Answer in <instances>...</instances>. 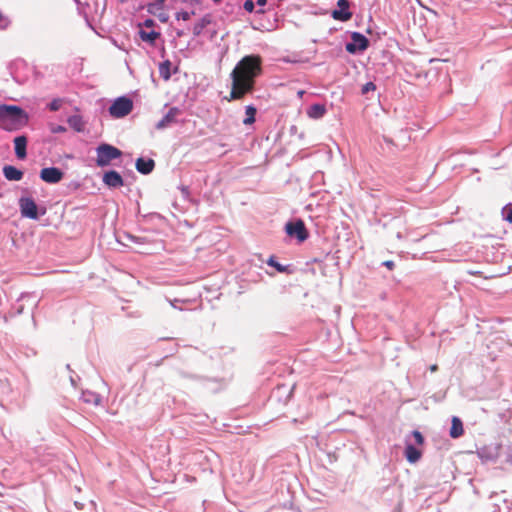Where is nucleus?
Listing matches in <instances>:
<instances>
[{
    "label": "nucleus",
    "instance_id": "obj_1",
    "mask_svg": "<svg viewBox=\"0 0 512 512\" xmlns=\"http://www.w3.org/2000/svg\"><path fill=\"white\" fill-rule=\"evenodd\" d=\"M262 73V58L260 55L244 56L232 70L231 91L226 99L228 101L243 99L246 94L254 90L256 78Z\"/></svg>",
    "mask_w": 512,
    "mask_h": 512
},
{
    "label": "nucleus",
    "instance_id": "obj_2",
    "mask_svg": "<svg viewBox=\"0 0 512 512\" xmlns=\"http://www.w3.org/2000/svg\"><path fill=\"white\" fill-rule=\"evenodd\" d=\"M28 122L27 113L15 105L0 106V127L5 130H15Z\"/></svg>",
    "mask_w": 512,
    "mask_h": 512
},
{
    "label": "nucleus",
    "instance_id": "obj_3",
    "mask_svg": "<svg viewBox=\"0 0 512 512\" xmlns=\"http://www.w3.org/2000/svg\"><path fill=\"white\" fill-rule=\"evenodd\" d=\"M96 164L98 167H105L111 162L122 156V151L115 146L107 143H102L96 148Z\"/></svg>",
    "mask_w": 512,
    "mask_h": 512
},
{
    "label": "nucleus",
    "instance_id": "obj_4",
    "mask_svg": "<svg viewBox=\"0 0 512 512\" xmlns=\"http://www.w3.org/2000/svg\"><path fill=\"white\" fill-rule=\"evenodd\" d=\"M133 108V102L127 97L117 98L109 107V113L114 118H122L128 115Z\"/></svg>",
    "mask_w": 512,
    "mask_h": 512
},
{
    "label": "nucleus",
    "instance_id": "obj_5",
    "mask_svg": "<svg viewBox=\"0 0 512 512\" xmlns=\"http://www.w3.org/2000/svg\"><path fill=\"white\" fill-rule=\"evenodd\" d=\"M285 231L288 236L295 237L300 243L304 242L309 237V232L301 219L286 223Z\"/></svg>",
    "mask_w": 512,
    "mask_h": 512
},
{
    "label": "nucleus",
    "instance_id": "obj_6",
    "mask_svg": "<svg viewBox=\"0 0 512 512\" xmlns=\"http://www.w3.org/2000/svg\"><path fill=\"white\" fill-rule=\"evenodd\" d=\"M20 212L23 217L30 219L38 218V209L35 201L31 197H21L19 199Z\"/></svg>",
    "mask_w": 512,
    "mask_h": 512
},
{
    "label": "nucleus",
    "instance_id": "obj_7",
    "mask_svg": "<svg viewBox=\"0 0 512 512\" xmlns=\"http://www.w3.org/2000/svg\"><path fill=\"white\" fill-rule=\"evenodd\" d=\"M155 25L154 20L146 19L142 24H139V36L144 41L151 45L155 44V41L160 37V33L154 30L147 31L144 28H152Z\"/></svg>",
    "mask_w": 512,
    "mask_h": 512
},
{
    "label": "nucleus",
    "instance_id": "obj_8",
    "mask_svg": "<svg viewBox=\"0 0 512 512\" xmlns=\"http://www.w3.org/2000/svg\"><path fill=\"white\" fill-rule=\"evenodd\" d=\"M352 42L346 44V50L349 53L364 51L368 48L369 40L359 32H353L351 35Z\"/></svg>",
    "mask_w": 512,
    "mask_h": 512
},
{
    "label": "nucleus",
    "instance_id": "obj_9",
    "mask_svg": "<svg viewBox=\"0 0 512 512\" xmlns=\"http://www.w3.org/2000/svg\"><path fill=\"white\" fill-rule=\"evenodd\" d=\"M63 176H64L63 172L59 168H56V167L43 168L40 171V178L44 182L50 183V184H55V183L60 182L63 179Z\"/></svg>",
    "mask_w": 512,
    "mask_h": 512
},
{
    "label": "nucleus",
    "instance_id": "obj_10",
    "mask_svg": "<svg viewBox=\"0 0 512 512\" xmlns=\"http://www.w3.org/2000/svg\"><path fill=\"white\" fill-rule=\"evenodd\" d=\"M166 0H154L147 6V11L156 16L161 22L166 23L168 21V14L164 11V3Z\"/></svg>",
    "mask_w": 512,
    "mask_h": 512
},
{
    "label": "nucleus",
    "instance_id": "obj_11",
    "mask_svg": "<svg viewBox=\"0 0 512 512\" xmlns=\"http://www.w3.org/2000/svg\"><path fill=\"white\" fill-rule=\"evenodd\" d=\"M338 9L332 12V17L339 21H348L352 17V13L349 11L350 3L348 0H338Z\"/></svg>",
    "mask_w": 512,
    "mask_h": 512
},
{
    "label": "nucleus",
    "instance_id": "obj_12",
    "mask_svg": "<svg viewBox=\"0 0 512 512\" xmlns=\"http://www.w3.org/2000/svg\"><path fill=\"white\" fill-rule=\"evenodd\" d=\"M102 180L110 188H118L124 185L122 176L115 170L105 172Z\"/></svg>",
    "mask_w": 512,
    "mask_h": 512
},
{
    "label": "nucleus",
    "instance_id": "obj_13",
    "mask_svg": "<svg viewBox=\"0 0 512 512\" xmlns=\"http://www.w3.org/2000/svg\"><path fill=\"white\" fill-rule=\"evenodd\" d=\"M180 111L176 107H172L169 109L167 114L156 124L157 129H163L175 122L176 117L179 115Z\"/></svg>",
    "mask_w": 512,
    "mask_h": 512
},
{
    "label": "nucleus",
    "instance_id": "obj_14",
    "mask_svg": "<svg viewBox=\"0 0 512 512\" xmlns=\"http://www.w3.org/2000/svg\"><path fill=\"white\" fill-rule=\"evenodd\" d=\"M27 138L25 136H18L14 139V148L16 157L23 160L27 156L26 152Z\"/></svg>",
    "mask_w": 512,
    "mask_h": 512
},
{
    "label": "nucleus",
    "instance_id": "obj_15",
    "mask_svg": "<svg viewBox=\"0 0 512 512\" xmlns=\"http://www.w3.org/2000/svg\"><path fill=\"white\" fill-rule=\"evenodd\" d=\"M155 162L153 159L138 158L136 160V169L141 174H149L153 171Z\"/></svg>",
    "mask_w": 512,
    "mask_h": 512
},
{
    "label": "nucleus",
    "instance_id": "obj_16",
    "mask_svg": "<svg viewBox=\"0 0 512 512\" xmlns=\"http://www.w3.org/2000/svg\"><path fill=\"white\" fill-rule=\"evenodd\" d=\"M464 434L463 423L460 418L454 416L451 420V428L449 431V435L451 438L456 439L461 437Z\"/></svg>",
    "mask_w": 512,
    "mask_h": 512
},
{
    "label": "nucleus",
    "instance_id": "obj_17",
    "mask_svg": "<svg viewBox=\"0 0 512 512\" xmlns=\"http://www.w3.org/2000/svg\"><path fill=\"white\" fill-rule=\"evenodd\" d=\"M3 174L9 181H20L23 178V172L12 165L4 166Z\"/></svg>",
    "mask_w": 512,
    "mask_h": 512
},
{
    "label": "nucleus",
    "instance_id": "obj_18",
    "mask_svg": "<svg viewBox=\"0 0 512 512\" xmlns=\"http://www.w3.org/2000/svg\"><path fill=\"white\" fill-rule=\"evenodd\" d=\"M326 113V107L323 104H313L309 107L307 115L313 119L322 118Z\"/></svg>",
    "mask_w": 512,
    "mask_h": 512
},
{
    "label": "nucleus",
    "instance_id": "obj_19",
    "mask_svg": "<svg viewBox=\"0 0 512 512\" xmlns=\"http://www.w3.org/2000/svg\"><path fill=\"white\" fill-rule=\"evenodd\" d=\"M211 23V16H203L193 27L194 36H199L203 30Z\"/></svg>",
    "mask_w": 512,
    "mask_h": 512
},
{
    "label": "nucleus",
    "instance_id": "obj_20",
    "mask_svg": "<svg viewBox=\"0 0 512 512\" xmlns=\"http://www.w3.org/2000/svg\"><path fill=\"white\" fill-rule=\"evenodd\" d=\"M405 456L409 462L415 463L420 459L421 452L413 445H407L405 449Z\"/></svg>",
    "mask_w": 512,
    "mask_h": 512
},
{
    "label": "nucleus",
    "instance_id": "obj_21",
    "mask_svg": "<svg viewBox=\"0 0 512 512\" xmlns=\"http://www.w3.org/2000/svg\"><path fill=\"white\" fill-rule=\"evenodd\" d=\"M256 108L252 105L246 106L245 113L246 118L243 120L245 125H251L255 122Z\"/></svg>",
    "mask_w": 512,
    "mask_h": 512
},
{
    "label": "nucleus",
    "instance_id": "obj_22",
    "mask_svg": "<svg viewBox=\"0 0 512 512\" xmlns=\"http://www.w3.org/2000/svg\"><path fill=\"white\" fill-rule=\"evenodd\" d=\"M170 61H165L160 66V75L165 79L168 80L170 78Z\"/></svg>",
    "mask_w": 512,
    "mask_h": 512
},
{
    "label": "nucleus",
    "instance_id": "obj_23",
    "mask_svg": "<svg viewBox=\"0 0 512 512\" xmlns=\"http://www.w3.org/2000/svg\"><path fill=\"white\" fill-rule=\"evenodd\" d=\"M195 15V12L192 11V12H188V11H179L176 13V19L177 20H183V21H188L190 20V18Z\"/></svg>",
    "mask_w": 512,
    "mask_h": 512
},
{
    "label": "nucleus",
    "instance_id": "obj_24",
    "mask_svg": "<svg viewBox=\"0 0 512 512\" xmlns=\"http://www.w3.org/2000/svg\"><path fill=\"white\" fill-rule=\"evenodd\" d=\"M267 264L271 267H274L277 269V271L279 272H284L286 269L284 266H282L281 264H279L277 261L274 260L273 257H271L268 261H267Z\"/></svg>",
    "mask_w": 512,
    "mask_h": 512
},
{
    "label": "nucleus",
    "instance_id": "obj_25",
    "mask_svg": "<svg viewBox=\"0 0 512 512\" xmlns=\"http://www.w3.org/2000/svg\"><path fill=\"white\" fill-rule=\"evenodd\" d=\"M376 85L373 82H367L362 86L361 92L362 94H367L368 92L375 91Z\"/></svg>",
    "mask_w": 512,
    "mask_h": 512
},
{
    "label": "nucleus",
    "instance_id": "obj_26",
    "mask_svg": "<svg viewBox=\"0 0 512 512\" xmlns=\"http://www.w3.org/2000/svg\"><path fill=\"white\" fill-rule=\"evenodd\" d=\"M413 437H414V439H415L417 444H419V445L423 444L424 438H423L422 434L419 431H417V430L413 431Z\"/></svg>",
    "mask_w": 512,
    "mask_h": 512
},
{
    "label": "nucleus",
    "instance_id": "obj_27",
    "mask_svg": "<svg viewBox=\"0 0 512 512\" xmlns=\"http://www.w3.org/2000/svg\"><path fill=\"white\" fill-rule=\"evenodd\" d=\"M243 7L247 12H252L254 10L255 4L252 0H246Z\"/></svg>",
    "mask_w": 512,
    "mask_h": 512
},
{
    "label": "nucleus",
    "instance_id": "obj_28",
    "mask_svg": "<svg viewBox=\"0 0 512 512\" xmlns=\"http://www.w3.org/2000/svg\"><path fill=\"white\" fill-rule=\"evenodd\" d=\"M61 106V101L58 100V99H55L53 100L50 104H49V108L51 111H57Z\"/></svg>",
    "mask_w": 512,
    "mask_h": 512
},
{
    "label": "nucleus",
    "instance_id": "obj_29",
    "mask_svg": "<svg viewBox=\"0 0 512 512\" xmlns=\"http://www.w3.org/2000/svg\"><path fill=\"white\" fill-rule=\"evenodd\" d=\"M383 265L389 270H393L395 268V263L392 260L384 261Z\"/></svg>",
    "mask_w": 512,
    "mask_h": 512
},
{
    "label": "nucleus",
    "instance_id": "obj_30",
    "mask_svg": "<svg viewBox=\"0 0 512 512\" xmlns=\"http://www.w3.org/2000/svg\"><path fill=\"white\" fill-rule=\"evenodd\" d=\"M505 219H506L509 223H512V209H508V210L506 211Z\"/></svg>",
    "mask_w": 512,
    "mask_h": 512
},
{
    "label": "nucleus",
    "instance_id": "obj_31",
    "mask_svg": "<svg viewBox=\"0 0 512 512\" xmlns=\"http://www.w3.org/2000/svg\"><path fill=\"white\" fill-rule=\"evenodd\" d=\"M256 3H257V5H259V6H264V5H266L267 0H257V2H256Z\"/></svg>",
    "mask_w": 512,
    "mask_h": 512
},
{
    "label": "nucleus",
    "instance_id": "obj_32",
    "mask_svg": "<svg viewBox=\"0 0 512 512\" xmlns=\"http://www.w3.org/2000/svg\"><path fill=\"white\" fill-rule=\"evenodd\" d=\"M437 369H438V366L436 364L430 366V371L431 372H435V371H437Z\"/></svg>",
    "mask_w": 512,
    "mask_h": 512
},
{
    "label": "nucleus",
    "instance_id": "obj_33",
    "mask_svg": "<svg viewBox=\"0 0 512 512\" xmlns=\"http://www.w3.org/2000/svg\"><path fill=\"white\" fill-rule=\"evenodd\" d=\"M126 1H127V0H120V2H122V3H123V2H126Z\"/></svg>",
    "mask_w": 512,
    "mask_h": 512
}]
</instances>
